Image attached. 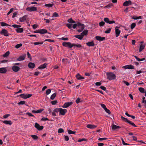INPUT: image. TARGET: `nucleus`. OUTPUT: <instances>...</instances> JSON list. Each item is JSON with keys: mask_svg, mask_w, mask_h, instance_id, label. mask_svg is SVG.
Instances as JSON below:
<instances>
[{"mask_svg": "<svg viewBox=\"0 0 146 146\" xmlns=\"http://www.w3.org/2000/svg\"><path fill=\"white\" fill-rule=\"evenodd\" d=\"M107 79L111 80H115L116 77L115 75L112 72H107Z\"/></svg>", "mask_w": 146, "mask_h": 146, "instance_id": "f257e3e1", "label": "nucleus"}, {"mask_svg": "<svg viewBox=\"0 0 146 146\" xmlns=\"http://www.w3.org/2000/svg\"><path fill=\"white\" fill-rule=\"evenodd\" d=\"M11 26L14 28H17L16 31L18 33H21L23 32V29L20 28L21 27V25L15 24Z\"/></svg>", "mask_w": 146, "mask_h": 146, "instance_id": "f03ea898", "label": "nucleus"}, {"mask_svg": "<svg viewBox=\"0 0 146 146\" xmlns=\"http://www.w3.org/2000/svg\"><path fill=\"white\" fill-rule=\"evenodd\" d=\"M84 28V24H81L80 23H78L77 27V31L79 32H81Z\"/></svg>", "mask_w": 146, "mask_h": 146, "instance_id": "7ed1b4c3", "label": "nucleus"}, {"mask_svg": "<svg viewBox=\"0 0 146 146\" xmlns=\"http://www.w3.org/2000/svg\"><path fill=\"white\" fill-rule=\"evenodd\" d=\"M62 45L66 47L71 48L72 47L73 44H72L69 42H65L62 43Z\"/></svg>", "mask_w": 146, "mask_h": 146, "instance_id": "20e7f679", "label": "nucleus"}, {"mask_svg": "<svg viewBox=\"0 0 146 146\" xmlns=\"http://www.w3.org/2000/svg\"><path fill=\"white\" fill-rule=\"evenodd\" d=\"M59 115H64L67 112V110L65 109H63L61 108H59Z\"/></svg>", "mask_w": 146, "mask_h": 146, "instance_id": "39448f33", "label": "nucleus"}, {"mask_svg": "<svg viewBox=\"0 0 146 146\" xmlns=\"http://www.w3.org/2000/svg\"><path fill=\"white\" fill-rule=\"evenodd\" d=\"M26 9L29 12L36 11H37V8L35 7L32 6L27 7Z\"/></svg>", "mask_w": 146, "mask_h": 146, "instance_id": "423d86ee", "label": "nucleus"}, {"mask_svg": "<svg viewBox=\"0 0 146 146\" xmlns=\"http://www.w3.org/2000/svg\"><path fill=\"white\" fill-rule=\"evenodd\" d=\"M32 96V94H22L20 95V96L22 98L25 99L29 98L31 97Z\"/></svg>", "mask_w": 146, "mask_h": 146, "instance_id": "0eeeda50", "label": "nucleus"}, {"mask_svg": "<svg viewBox=\"0 0 146 146\" xmlns=\"http://www.w3.org/2000/svg\"><path fill=\"white\" fill-rule=\"evenodd\" d=\"M35 126L38 130L40 131L42 130L43 128V126L42 125L40 126L38 123H36Z\"/></svg>", "mask_w": 146, "mask_h": 146, "instance_id": "6e6552de", "label": "nucleus"}, {"mask_svg": "<svg viewBox=\"0 0 146 146\" xmlns=\"http://www.w3.org/2000/svg\"><path fill=\"white\" fill-rule=\"evenodd\" d=\"M115 36L116 37H117L119 35L121 31L119 29V27L116 26L115 28Z\"/></svg>", "mask_w": 146, "mask_h": 146, "instance_id": "1a4fd4ad", "label": "nucleus"}, {"mask_svg": "<svg viewBox=\"0 0 146 146\" xmlns=\"http://www.w3.org/2000/svg\"><path fill=\"white\" fill-rule=\"evenodd\" d=\"M73 104L72 102H67L64 103V104L62 106V107L64 108H66L69 106Z\"/></svg>", "mask_w": 146, "mask_h": 146, "instance_id": "9d476101", "label": "nucleus"}, {"mask_svg": "<svg viewBox=\"0 0 146 146\" xmlns=\"http://www.w3.org/2000/svg\"><path fill=\"white\" fill-rule=\"evenodd\" d=\"M122 68L125 69H134V66L131 65H129L124 66L122 67Z\"/></svg>", "mask_w": 146, "mask_h": 146, "instance_id": "9b49d317", "label": "nucleus"}, {"mask_svg": "<svg viewBox=\"0 0 146 146\" xmlns=\"http://www.w3.org/2000/svg\"><path fill=\"white\" fill-rule=\"evenodd\" d=\"M0 34H3L5 36H8L9 35L8 34V31L6 29H3L0 32Z\"/></svg>", "mask_w": 146, "mask_h": 146, "instance_id": "f8f14e48", "label": "nucleus"}, {"mask_svg": "<svg viewBox=\"0 0 146 146\" xmlns=\"http://www.w3.org/2000/svg\"><path fill=\"white\" fill-rule=\"evenodd\" d=\"M26 56V54H24L20 56L18 58L17 60L18 61H20L24 60L25 59V58Z\"/></svg>", "mask_w": 146, "mask_h": 146, "instance_id": "ddd939ff", "label": "nucleus"}, {"mask_svg": "<svg viewBox=\"0 0 146 146\" xmlns=\"http://www.w3.org/2000/svg\"><path fill=\"white\" fill-rule=\"evenodd\" d=\"M132 4L130 0H128L124 2L123 4V5L124 6H127Z\"/></svg>", "mask_w": 146, "mask_h": 146, "instance_id": "4468645a", "label": "nucleus"}, {"mask_svg": "<svg viewBox=\"0 0 146 146\" xmlns=\"http://www.w3.org/2000/svg\"><path fill=\"white\" fill-rule=\"evenodd\" d=\"M27 16L25 15L23 17H20L19 19V21L21 22H23L25 21L27 19Z\"/></svg>", "mask_w": 146, "mask_h": 146, "instance_id": "2eb2a0df", "label": "nucleus"}, {"mask_svg": "<svg viewBox=\"0 0 146 146\" xmlns=\"http://www.w3.org/2000/svg\"><path fill=\"white\" fill-rule=\"evenodd\" d=\"M104 21L106 23L109 24H113L115 22L114 21H110L108 18H105L104 19Z\"/></svg>", "mask_w": 146, "mask_h": 146, "instance_id": "dca6fc26", "label": "nucleus"}, {"mask_svg": "<svg viewBox=\"0 0 146 146\" xmlns=\"http://www.w3.org/2000/svg\"><path fill=\"white\" fill-rule=\"evenodd\" d=\"M12 69L14 72H17L19 70L20 68L18 66H15L12 67Z\"/></svg>", "mask_w": 146, "mask_h": 146, "instance_id": "f3484780", "label": "nucleus"}, {"mask_svg": "<svg viewBox=\"0 0 146 146\" xmlns=\"http://www.w3.org/2000/svg\"><path fill=\"white\" fill-rule=\"evenodd\" d=\"M86 127L88 128L92 129L96 128L97 127V126L94 125L88 124L87 125Z\"/></svg>", "mask_w": 146, "mask_h": 146, "instance_id": "a211bd4d", "label": "nucleus"}, {"mask_svg": "<svg viewBox=\"0 0 146 146\" xmlns=\"http://www.w3.org/2000/svg\"><path fill=\"white\" fill-rule=\"evenodd\" d=\"M47 64L45 63L43 64H42L39 66L38 67V69H42L45 68L46 67Z\"/></svg>", "mask_w": 146, "mask_h": 146, "instance_id": "6ab92c4d", "label": "nucleus"}, {"mask_svg": "<svg viewBox=\"0 0 146 146\" xmlns=\"http://www.w3.org/2000/svg\"><path fill=\"white\" fill-rule=\"evenodd\" d=\"M96 38L99 41H103L105 40V38L104 37H101L100 36H96Z\"/></svg>", "mask_w": 146, "mask_h": 146, "instance_id": "aec40b11", "label": "nucleus"}, {"mask_svg": "<svg viewBox=\"0 0 146 146\" xmlns=\"http://www.w3.org/2000/svg\"><path fill=\"white\" fill-rule=\"evenodd\" d=\"M28 66L30 68H33L35 66V64L33 63L30 62L28 64Z\"/></svg>", "mask_w": 146, "mask_h": 146, "instance_id": "412c9836", "label": "nucleus"}, {"mask_svg": "<svg viewBox=\"0 0 146 146\" xmlns=\"http://www.w3.org/2000/svg\"><path fill=\"white\" fill-rule=\"evenodd\" d=\"M43 110H44L43 109H39V110H36V111L33 110L32 111V112L33 113H40L42 112V111Z\"/></svg>", "mask_w": 146, "mask_h": 146, "instance_id": "4be33fe9", "label": "nucleus"}, {"mask_svg": "<svg viewBox=\"0 0 146 146\" xmlns=\"http://www.w3.org/2000/svg\"><path fill=\"white\" fill-rule=\"evenodd\" d=\"M7 72L6 69L5 68H0V73H5Z\"/></svg>", "mask_w": 146, "mask_h": 146, "instance_id": "5701e85b", "label": "nucleus"}, {"mask_svg": "<svg viewBox=\"0 0 146 146\" xmlns=\"http://www.w3.org/2000/svg\"><path fill=\"white\" fill-rule=\"evenodd\" d=\"M86 45L89 46H94V44L93 41L89 42L86 43Z\"/></svg>", "mask_w": 146, "mask_h": 146, "instance_id": "b1692460", "label": "nucleus"}, {"mask_svg": "<svg viewBox=\"0 0 146 146\" xmlns=\"http://www.w3.org/2000/svg\"><path fill=\"white\" fill-rule=\"evenodd\" d=\"M77 78L78 80H82L84 79L83 77L79 73H78L76 75Z\"/></svg>", "mask_w": 146, "mask_h": 146, "instance_id": "393cba45", "label": "nucleus"}, {"mask_svg": "<svg viewBox=\"0 0 146 146\" xmlns=\"http://www.w3.org/2000/svg\"><path fill=\"white\" fill-rule=\"evenodd\" d=\"M145 46V44H141L140 46L139 52H141L144 49Z\"/></svg>", "mask_w": 146, "mask_h": 146, "instance_id": "a878e982", "label": "nucleus"}, {"mask_svg": "<svg viewBox=\"0 0 146 146\" xmlns=\"http://www.w3.org/2000/svg\"><path fill=\"white\" fill-rule=\"evenodd\" d=\"M3 123L6 125H11L12 123L11 122V120H5L3 121Z\"/></svg>", "mask_w": 146, "mask_h": 146, "instance_id": "bb28decb", "label": "nucleus"}, {"mask_svg": "<svg viewBox=\"0 0 146 146\" xmlns=\"http://www.w3.org/2000/svg\"><path fill=\"white\" fill-rule=\"evenodd\" d=\"M47 31L45 29H40V34H43L47 33Z\"/></svg>", "mask_w": 146, "mask_h": 146, "instance_id": "cd10ccee", "label": "nucleus"}, {"mask_svg": "<svg viewBox=\"0 0 146 146\" xmlns=\"http://www.w3.org/2000/svg\"><path fill=\"white\" fill-rule=\"evenodd\" d=\"M88 33V31L87 30H84L82 33L80 35L83 36V37L84 36L86 35H87Z\"/></svg>", "mask_w": 146, "mask_h": 146, "instance_id": "c85d7f7f", "label": "nucleus"}, {"mask_svg": "<svg viewBox=\"0 0 146 146\" xmlns=\"http://www.w3.org/2000/svg\"><path fill=\"white\" fill-rule=\"evenodd\" d=\"M74 36L80 40H82L83 38V36L81 35H75Z\"/></svg>", "mask_w": 146, "mask_h": 146, "instance_id": "c756f323", "label": "nucleus"}, {"mask_svg": "<svg viewBox=\"0 0 146 146\" xmlns=\"http://www.w3.org/2000/svg\"><path fill=\"white\" fill-rule=\"evenodd\" d=\"M133 56H134L136 59L138 61H142L144 60H145V58H143L141 59L137 57V56L133 55Z\"/></svg>", "mask_w": 146, "mask_h": 146, "instance_id": "7c9ffc66", "label": "nucleus"}, {"mask_svg": "<svg viewBox=\"0 0 146 146\" xmlns=\"http://www.w3.org/2000/svg\"><path fill=\"white\" fill-rule=\"evenodd\" d=\"M82 45L80 44H73L72 47H74L78 48H80L82 47Z\"/></svg>", "mask_w": 146, "mask_h": 146, "instance_id": "2f4dec72", "label": "nucleus"}, {"mask_svg": "<svg viewBox=\"0 0 146 146\" xmlns=\"http://www.w3.org/2000/svg\"><path fill=\"white\" fill-rule=\"evenodd\" d=\"M120 127L115 125H113L112 127V129L113 130H115L117 129H119Z\"/></svg>", "mask_w": 146, "mask_h": 146, "instance_id": "473e14b6", "label": "nucleus"}, {"mask_svg": "<svg viewBox=\"0 0 146 146\" xmlns=\"http://www.w3.org/2000/svg\"><path fill=\"white\" fill-rule=\"evenodd\" d=\"M1 24L2 26L4 27L5 26H10L11 25H8L6 23H5V22H1Z\"/></svg>", "mask_w": 146, "mask_h": 146, "instance_id": "72a5a7b5", "label": "nucleus"}, {"mask_svg": "<svg viewBox=\"0 0 146 146\" xmlns=\"http://www.w3.org/2000/svg\"><path fill=\"white\" fill-rule=\"evenodd\" d=\"M22 45L23 44L21 43L17 44L15 46V48L17 49L19 48L22 46Z\"/></svg>", "mask_w": 146, "mask_h": 146, "instance_id": "f704fd0d", "label": "nucleus"}, {"mask_svg": "<svg viewBox=\"0 0 146 146\" xmlns=\"http://www.w3.org/2000/svg\"><path fill=\"white\" fill-rule=\"evenodd\" d=\"M53 4H45L44 6L48 8L51 7L53 6Z\"/></svg>", "mask_w": 146, "mask_h": 146, "instance_id": "c9c22d12", "label": "nucleus"}, {"mask_svg": "<svg viewBox=\"0 0 146 146\" xmlns=\"http://www.w3.org/2000/svg\"><path fill=\"white\" fill-rule=\"evenodd\" d=\"M139 90L141 93H145V89L143 88H139Z\"/></svg>", "mask_w": 146, "mask_h": 146, "instance_id": "e433bc0d", "label": "nucleus"}, {"mask_svg": "<svg viewBox=\"0 0 146 146\" xmlns=\"http://www.w3.org/2000/svg\"><path fill=\"white\" fill-rule=\"evenodd\" d=\"M68 22L70 23H75V21H73L71 18L68 19Z\"/></svg>", "mask_w": 146, "mask_h": 146, "instance_id": "4c0bfd02", "label": "nucleus"}, {"mask_svg": "<svg viewBox=\"0 0 146 146\" xmlns=\"http://www.w3.org/2000/svg\"><path fill=\"white\" fill-rule=\"evenodd\" d=\"M129 124L131 125L133 127H137L136 125L133 122H131V121H129L128 123Z\"/></svg>", "mask_w": 146, "mask_h": 146, "instance_id": "58836bf2", "label": "nucleus"}, {"mask_svg": "<svg viewBox=\"0 0 146 146\" xmlns=\"http://www.w3.org/2000/svg\"><path fill=\"white\" fill-rule=\"evenodd\" d=\"M56 96V93H54L51 96L50 99L52 100H53L55 97Z\"/></svg>", "mask_w": 146, "mask_h": 146, "instance_id": "ea45409f", "label": "nucleus"}, {"mask_svg": "<svg viewBox=\"0 0 146 146\" xmlns=\"http://www.w3.org/2000/svg\"><path fill=\"white\" fill-rule=\"evenodd\" d=\"M121 118L122 119L125 121V122L128 123L129 120L127 119L126 118L123 117V116L121 117Z\"/></svg>", "mask_w": 146, "mask_h": 146, "instance_id": "a19ab883", "label": "nucleus"}, {"mask_svg": "<svg viewBox=\"0 0 146 146\" xmlns=\"http://www.w3.org/2000/svg\"><path fill=\"white\" fill-rule=\"evenodd\" d=\"M58 14L56 12H55L53 14L52 17H56L58 16Z\"/></svg>", "mask_w": 146, "mask_h": 146, "instance_id": "79ce46f5", "label": "nucleus"}, {"mask_svg": "<svg viewBox=\"0 0 146 146\" xmlns=\"http://www.w3.org/2000/svg\"><path fill=\"white\" fill-rule=\"evenodd\" d=\"M31 136L33 139L35 140L37 139L38 138V136L35 135H32Z\"/></svg>", "mask_w": 146, "mask_h": 146, "instance_id": "37998d69", "label": "nucleus"}, {"mask_svg": "<svg viewBox=\"0 0 146 146\" xmlns=\"http://www.w3.org/2000/svg\"><path fill=\"white\" fill-rule=\"evenodd\" d=\"M43 43V42H33V44L35 45H38V44H42Z\"/></svg>", "mask_w": 146, "mask_h": 146, "instance_id": "c03bdc74", "label": "nucleus"}, {"mask_svg": "<svg viewBox=\"0 0 146 146\" xmlns=\"http://www.w3.org/2000/svg\"><path fill=\"white\" fill-rule=\"evenodd\" d=\"M136 26V24L135 23H133L131 25V28L133 29Z\"/></svg>", "mask_w": 146, "mask_h": 146, "instance_id": "a18cd8bd", "label": "nucleus"}, {"mask_svg": "<svg viewBox=\"0 0 146 146\" xmlns=\"http://www.w3.org/2000/svg\"><path fill=\"white\" fill-rule=\"evenodd\" d=\"M68 133L70 134H74L75 133V131H72L71 130H68Z\"/></svg>", "mask_w": 146, "mask_h": 146, "instance_id": "49530a36", "label": "nucleus"}, {"mask_svg": "<svg viewBox=\"0 0 146 146\" xmlns=\"http://www.w3.org/2000/svg\"><path fill=\"white\" fill-rule=\"evenodd\" d=\"M10 53L9 52V51H7L3 55V56L4 57H6L8 56Z\"/></svg>", "mask_w": 146, "mask_h": 146, "instance_id": "de8ad7c7", "label": "nucleus"}, {"mask_svg": "<svg viewBox=\"0 0 146 146\" xmlns=\"http://www.w3.org/2000/svg\"><path fill=\"white\" fill-rule=\"evenodd\" d=\"M64 130L62 128H59L58 130V132L60 133L64 132Z\"/></svg>", "mask_w": 146, "mask_h": 146, "instance_id": "09e8293b", "label": "nucleus"}, {"mask_svg": "<svg viewBox=\"0 0 146 146\" xmlns=\"http://www.w3.org/2000/svg\"><path fill=\"white\" fill-rule=\"evenodd\" d=\"M72 24L69 23H68L66 25V26L70 29H71L72 27Z\"/></svg>", "mask_w": 146, "mask_h": 146, "instance_id": "8fccbe9b", "label": "nucleus"}, {"mask_svg": "<svg viewBox=\"0 0 146 146\" xmlns=\"http://www.w3.org/2000/svg\"><path fill=\"white\" fill-rule=\"evenodd\" d=\"M104 110L105 111L106 113H108V114H110L111 112H110V111L107 108H106V109H104Z\"/></svg>", "mask_w": 146, "mask_h": 146, "instance_id": "3c124183", "label": "nucleus"}, {"mask_svg": "<svg viewBox=\"0 0 146 146\" xmlns=\"http://www.w3.org/2000/svg\"><path fill=\"white\" fill-rule=\"evenodd\" d=\"M87 139L85 138H82L78 140V141L79 142H81L83 141H86Z\"/></svg>", "mask_w": 146, "mask_h": 146, "instance_id": "603ef678", "label": "nucleus"}, {"mask_svg": "<svg viewBox=\"0 0 146 146\" xmlns=\"http://www.w3.org/2000/svg\"><path fill=\"white\" fill-rule=\"evenodd\" d=\"M121 140L122 141V143L124 145H129V144L125 142L123 139L122 138H121Z\"/></svg>", "mask_w": 146, "mask_h": 146, "instance_id": "864d4df0", "label": "nucleus"}, {"mask_svg": "<svg viewBox=\"0 0 146 146\" xmlns=\"http://www.w3.org/2000/svg\"><path fill=\"white\" fill-rule=\"evenodd\" d=\"M51 92L50 89H48L46 91V94L47 95H48Z\"/></svg>", "mask_w": 146, "mask_h": 146, "instance_id": "5fc2aeb1", "label": "nucleus"}, {"mask_svg": "<svg viewBox=\"0 0 146 146\" xmlns=\"http://www.w3.org/2000/svg\"><path fill=\"white\" fill-rule=\"evenodd\" d=\"M76 102L77 104H78L81 102L80 99L78 98L76 100Z\"/></svg>", "mask_w": 146, "mask_h": 146, "instance_id": "6e6d98bb", "label": "nucleus"}, {"mask_svg": "<svg viewBox=\"0 0 146 146\" xmlns=\"http://www.w3.org/2000/svg\"><path fill=\"white\" fill-rule=\"evenodd\" d=\"M59 108H55L53 111L55 113H58L59 112Z\"/></svg>", "mask_w": 146, "mask_h": 146, "instance_id": "4d7b16f0", "label": "nucleus"}, {"mask_svg": "<svg viewBox=\"0 0 146 146\" xmlns=\"http://www.w3.org/2000/svg\"><path fill=\"white\" fill-rule=\"evenodd\" d=\"M111 30V28H109L108 30H107L105 32V33H107V34L109 33L110 32Z\"/></svg>", "mask_w": 146, "mask_h": 146, "instance_id": "13d9d810", "label": "nucleus"}, {"mask_svg": "<svg viewBox=\"0 0 146 146\" xmlns=\"http://www.w3.org/2000/svg\"><path fill=\"white\" fill-rule=\"evenodd\" d=\"M25 103V102L24 101H21L18 103L19 105H23Z\"/></svg>", "mask_w": 146, "mask_h": 146, "instance_id": "bf43d9fd", "label": "nucleus"}, {"mask_svg": "<svg viewBox=\"0 0 146 146\" xmlns=\"http://www.w3.org/2000/svg\"><path fill=\"white\" fill-rule=\"evenodd\" d=\"M41 120L42 121H48V119L47 117H43L42 118Z\"/></svg>", "mask_w": 146, "mask_h": 146, "instance_id": "052dcab7", "label": "nucleus"}, {"mask_svg": "<svg viewBox=\"0 0 146 146\" xmlns=\"http://www.w3.org/2000/svg\"><path fill=\"white\" fill-rule=\"evenodd\" d=\"M78 23L77 24H74L73 25V29H75L76 27H77L78 26Z\"/></svg>", "mask_w": 146, "mask_h": 146, "instance_id": "680f3d73", "label": "nucleus"}, {"mask_svg": "<svg viewBox=\"0 0 146 146\" xmlns=\"http://www.w3.org/2000/svg\"><path fill=\"white\" fill-rule=\"evenodd\" d=\"M105 24V23L104 21H102L99 23V25L100 26H103Z\"/></svg>", "mask_w": 146, "mask_h": 146, "instance_id": "e2e57ef3", "label": "nucleus"}, {"mask_svg": "<svg viewBox=\"0 0 146 146\" xmlns=\"http://www.w3.org/2000/svg\"><path fill=\"white\" fill-rule=\"evenodd\" d=\"M26 114H27V115H28L30 117H35L31 113L28 112V113H26Z\"/></svg>", "mask_w": 146, "mask_h": 146, "instance_id": "0e129e2a", "label": "nucleus"}, {"mask_svg": "<svg viewBox=\"0 0 146 146\" xmlns=\"http://www.w3.org/2000/svg\"><path fill=\"white\" fill-rule=\"evenodd\" d=\"M64 139L66 141H67L69 139V138L67 136H64Z\"/></svg>", "mask_w": 146, "mask_h": 146, "instance_id": "69168bd1", "label": "nucleus"}, {"mask_svg": "<svg viewBox=\"0 0 146 146\" xmlns=\"http://www.w3.org/2000/svg\"><path fill=\"white\" fill-rule=\"evenodd\" d=\"M100 105L101 106L104 110L105 109H106V106H105V105H104V104H100Z\"/></svg>", "mask_w": 146, "mask_h": 146, "instance_id": "338daca9", "label": "nucleus"}, {"mask_svg": "<svg viewBox=\"0 0 146 146\" xmlns=\"http://www.w3.org/2000/svg\"><path fill=\"white\" fill-rule=\"evenodd\" d=\"M57 101H53L51 102V103L52 105H54L56 104L57 103Z\"/></svg>", "mask_w": 146, "mask_h": 146, "instance_id": "774afa93", "label": "nucleus"}]
</instances>
